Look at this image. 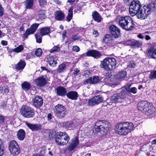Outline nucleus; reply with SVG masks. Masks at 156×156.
I'll list each match as a JSON object with an SVG mask.
<instances>
[{"instance_id":"nucleus-1","label":"nucleus","mask_w":156,"mask_h":156,"mask_svg":"<svg viewBox=\"0 0 156 156\" xmlns=\"http://www.w3.org/2000/svg\"><path fill=\"white\" fill-rule=\"evenodd\" d=\"M49 138L50 139L54 138L57 144L60 146L66 144L70 140L69 135L65 132L51 131L49 134Z\"/></svg>"},{"instance_id":"nucleus-2","label":"nucleus","mask_w":156,"mask_h":156,"mask_svg":"<svg viewBox=\"0 0 156 156\" xmlns=\"http://www.w3.org/2000/svg\"><path fill=\"white\" fill-rule=\"evenodd\" d=\"M134 129V125L132 122H122L116 124L115 129L118 134L126 136Z\"/></svg>"},{"instance_id":"nucleus-3","label":"nucleus","mask_w":156,"mask_h":156,"mask_svg":"<svg viewBox=\"0 0 156 156\" xmlns=\"http://www.w3.org/2000/svg\"><path fill=\"white\" fill-rule=\"evenodd\" d=\"M119 23L122 28L127 31L132 30L135 26L134 22L132 18L129 16L120 17Z\"/></svg>"},{"instance_id":"nucleus-4","label":"nucleus","mask_w":156,"mask_h":156,"mask_svg":"<svg viewBox=\"0 0 156 156\" xmlns=\"http://www.w3.org/2000/svg\"><path fill=\"white\" fill-rule=\"evenodd\" d=\"M137 108L139 110L145 112L147 115H151L154 112L152 104L145 101H142L139 102Z\"/></svg>"},{"instance_id":"nucleus-5","label":"nucleus","mask_w":156,"mask_h":156,"mask_svg":"<svg viewBox=\"0 0 156 156\" xmlns=\"http://www.w3.org/2000/svg\"><path fill=\"white\" fill-rule=\"evenodd\" d=\"M111 126V124L107 121H99L96 122L95 129L96 132L104 135L107 133Z\"/></svg>"},{"instance_id":"nucleus-6","label":"nucleus","mask_w":156,"mask_h":156,"mask_svg":"<svg viewBox=\"0 0 156 156\" xmlns=\"http://www.w3.org/2000/svg\"><path fill=\"white\" fill-rule=\"evenodd\" d=\"M116 59L114 58H107L102 62L103 68L106 70H111L115 68L116 65Z\"/></svg>"},{"instance_id":"nucleus-7","label":"nucleus","mask_w":156,"mask_h":156,"mask_svg":"<svg viewBox=\"0 0 156 156\" xmlns=\"http://www.w3.org/2000/svg\"><path fill=\"white\" fill-rule=\"evenodd\" d=\"M141 4L138 0H133L129 6V13L131 16L135 15V13L142 7Z\"/></svg>"},{"instance_id":"nucleus-8","label":"nucleus","mask_w":156,"mask_h":156,"mask_svg":"<svg viewBox=\"0 0 156 156\" xmlns=\"http://www.w3.org/2000/svg\"><path fill=\"white\" fill-rule=\"evenodd\" d=\"M20 112L23 116L27 118H33L35 114L34 110L32 108L26 105L23 107Z\"/></svg>"},{"instance_id":"nucleus-9","label":"nucleus","mask_w":156,"mask_h":156,"mask_svg":"<svg viewBox=\"0 0 156 156\" xmlns=\"http://www.w3.org/2000/svg\"><path fill=\"white\" fill-rule=\"evenodd\" d=\"M9 149L11 154L14 156L17 155L20 152L19 145L14 140H12L10 142Z\"/></svg>"},{"instance_id":"nucleus-10","label":"nucleus","mask_w":156,"mask_h":156,"mask_svg":"<svg viewBox=\"0 0 156 156\" xmlns=\"http://www.w3.org/2000/svg\"><path fill=\"white\" fill-rule=\"evenodd\" d=\"M149 14L147 7L145 5L142 7L135 13V15H136L138 18L142 20L146 18Z\"/></svg>"},{"instance_id":"nucleus-11","label":"nucleus","mask_w":156,"mask_h":156,"mask_svg":"<svg viewBox=\"0 0 156 156\" xmlns=\"http://www.w3.org/2000/svg\"><path fill=\"white\" fill-rule=\"evenodd\" d=\"M126 98V93L123 92L122 89L120 93L114 94L112 95L111 98V100L115 103L122 102L124 101Z\"/></svg>"},{"instance_id":"nucleus-12","label":"nucleus","mask_w":156,"mask_h":156,"mask_svg":"<svg viewBox=\"0 0 156 156\" xmlns=\"http://www.w3.org/2000/svg\"><path fill=\"white\" fill-rule=\"evenodd\" d=\"M54 111L57 116L60 119L64 117L66 114V110L65 108L61 105L58 104L56 106Z\"/></svg>"},{"instance_id":"nucleus-13","label":"nucleus","mask_w":156,"mask_h":156,"mask_svg":"<svg viewBox=\"0 0 156 156\" xmlns=\"http://www.w3.org/2000/svg\"><path fill=\"white\" fill-rule=\"evenodd\" d=\"M109 30L113 37L118 38L120 36L121 31L119 28L113 24L110 25Z\"/></svg>"},{"instance_id":"nucleus-14","label":"nucleus","mask_w":156,"mask_h":156,"mask_svg":"<svg viewBox=\"0 0 156 156\" xmlns=\"http://www.w3.org/2000/svg\"><path fill=\"white\" fill-rule=\"evenodd\" d=\"M131 85L129 83L127 84L126 85L122 87V90L123 92L125 91L126 94V97L128 93H132L133 94H135L137 92V89L136 88L133 87L130 88Z\"/></svg>"},{"instance_id":"nucleus-15","label":"nucleus","mask_w":156,"mask_h":156,"mask_svg":"<svg viewBox=\"0 0 156 156\" xmlns=\"http://www.w3.org/2000/svg\"><path fill=\"white\" fill-rule=\"evenodd\" d=\"M39 25V24L37 23L33 24L29 29L26 30L25 33L23 34L24 37L25 38H27L28 35L34 34L36 31Z\"/></svg>"},{"instance_id":"nucleus-16","label":"nucleus","mask_w":156,"mask_h":156,"mask_svg":"<svg viewBox=\"0 0 156 156\" xmlns=\"http://www.w3.org/2000/svg\"><path fill=\"white\" fill-rule=\"evenodd\" d=\"M79 143L78 137L76 136L74 137L71 140L70 145L67 147V149L70 151L73 150L78 146Z\"/></svg>"},{"instance_id":"nucleus-17","label":"nucleus","mask_w":156,"mask_h":156,"mask_svg":"<svg viewBox=\"0 0 156 156\" xmlns=\"http://www.w3.org/2000/svg\"><path fill=\"white\" fill-rule=\"evenodd\" d=\"M58 59L57 57L55 55H48L46 58V61L49 63V65L52 67L55 66L57 63Z\"/></svg>"},{"instance_id":"nucleus-18","label":"nucleus","mask_w":156,"mask_h":156,"mask_svg":"<svg viewBox=\"0 0 156 156\" xmlns=\"http://www.w3.org/2000/svg\"><path fill=\"white\" fill-rule=\"evenodd\" d=\"M25 124L28 127L33 131H37L42 129V126L40 124H32L27 122Z\"/></svg>"},{"instance_id":"nucleus-19","label":"nucleus","mask_w":156,"mask_h":156,"mask_svg":"<svg viewBox=\"0 0 156 156\" xmlns=\"http://www.w3.org/2000/svg\"><path fill=\"white\" fill-rule=\"evenodd\" d=\"M147 55L151 58H156V45H152L148 49Z\"/></svg>"},{"instance_id":"nucleus-20","label":"nucleus","mask_w":156,"mask_h":156,"mask_svg":"<svg viewBox=\"0 0 156 156\" xmlns=\"http://www.w3.org/2000/svg\"><path fill=\"white\" fill-rule=\"evenodd\" d=\"M33 101L34 105L36 108H39L43 105V101L41 97L40 96H36Z\"/></svg>"},{"instance_id":"nucleus-21","label":"nucleus","mask_w":156,"mask_h":156,"mask_svg":"<svg viewBox=\"0 0 156 156\" xmlns=\"http://www.w3.org/2000/svg\"><path fill=\"white\" fill-rule=\"evenodd\" d=\"M100 81L99 77L97 76H94L93 77H90L87 79L83 82L84 84L89 83L93 84L94 83H98Z\"/></svg>"},{"instance_id":"nucleus-22","label":"nucleus","mask_w":156,"mask_h":156,"mask_svg":"<svg viewBox=\"0 0 156 156\" xmlns=\"http://www.w3.org/2000/svg\"><path fill=\"white\" fill-rule=\"evenodd\" d=\"M46 79L43 77H39L35 81V84L38 86H44L47 83Z\"/></svg>"},{"instance_id":"nucleus-23","label":"nucleus","mask_w":156,"mask_h":156,"mask_svg":"<svg viewBox=\"0 0 156 156\" xmlns=\"http://www.w3.org/2000/svg\"><path fill=\"white\" fill-rule=\"evenodd\" d=\"M57 95L63 96L66 95L67 91L65 88L62 86H59L56 89Z\"/></svg>"},{"instance_id":"nucleus-24","label":"nucleus","mask_w":156,"mask_h":156,"mask_svg":"<svg viewBox=\"0 0 156 156\" xmlns=\"http://www.w3.org/2000/svg\"><path fill=\"white\" fill-rule=\"evenodd\" d=\"M88 55L89 56L92 57L96 59L99 58L101 56V55L99 51L95 50L89 51Z\"/></svg>"},{"instance_id":"nucleus-25","label":"nucleus","mask_w":156,"mask_h":156,"mask_svg":"<svg viewBox=\"0 0 156 156\" xmlns=\"http://www.w3.org/2000/svg\"><path fill=\"white\" fill-rule=\"evenodd\" d=\"M54 15L55 19L58 21H62L65 18L64 14L60 11H56Z\"/></svg>"},{"instance_id":"nucleus-26","label":"nucleus","mask_w":156,"mask_h":156,"mask_svg":"<svg viewBox=\"0 0 156 156\" xmlns=\"http://www.w3.org/2000/svg\"><path fill=\"white\" fill-rule=\"evenodd\" d=\"M51 32V30L49 27H43L40 29V32L42 36L48 35Z\"/></svg>"},{"instance_id":"nucleus-27","label":"nucleus","mask_w":156,"mask_h":156,"mask_svg":"<svg viewBox=\"0 0 156 156\" xmlns=\"http://www.w3.org/2000/svg\"><path fill=\"white\" fill-rule=\"evenodd\" d=\"M67 97L70 99L76 100L77 98L78 94L76 91H70L66 94Z\"/></svg>"},{"instance_id":"nucleus-28","label":"nucleus","mask_w":156,"mask_h":156,"mask_svg":"<svg viewBox=\"0 0 156 156\" xmlns=\"http://www.w3.org/2000/svg\"><path fill=\"white\" fill-rule=\"evenodd\" d=\"M26 133L25 131L23 129H20L18 131L17 136L20 140H23L25 136Z\"/></svg>"},{"instance_id":"nucleus-29","label":"nucleus","mask_w":156,"mask_h":156,"mask_svg":"<svg viewBox=\"0 0 156 156\" xmlns=\"http://www.w3.org/2000/svg\"><path fill=\"white\" fill-rule=\"evenodd\" d=\"M92 16L94 20L98 23L100 22L102 20L101 16L97 11L93 13Z\"/></svg>"},{"instance_id":"nucleus-30","label":"nucleus","mask_w":156,"mask_h":156,"mask_svg":"<svg viewBox=\"0 0 156 156\" xmlns=\"http://www.w3.org/2000/svg\"><path fill=\"white\" fill-rule=\"evenodd\" d=\"M130 45L132 48H136L140 47L142 43L140 41L134 40L130 41Z\"/></svg>"},{"instance_id":"nucleus-31","label":"nucleus","mask_w":156,"mask_h":156,"mask_svg":"<svg viewBox=\"0 0 156 156\" xmlns=\"http://www.w3.org/2000/svg\"><path fill=\"white\" fill-rule=\"evenodd\" d=\"M26 65V63L24 61L20 60V62H19L16 66V69L18 70H20L23 69Z\"/></svg>"},{"instance_id":"nucleus-32","label":"nucleus","mask_w":156,"mask_h":156,"mask_svg":"<svg viewBox=\"0 0 156 156\" xmlns=\"http://www.w3.org/2000/svg\"><path fill=\"white\" fill-rule=\"evenodd\" d=\"M126 76V71L122 70L119 72L115 75L117 79L119 80L123 79Z\"/></svg>"},{"instance_id":"nucleus-33","label":"nucleus","mask_w":156,"mask_h":156,"mask_svg":"<svg viewBox=\"0 0 156 156\" xmlns=\"http://www.w3.org/2000/svg\"><path fill=\"white\" fill-rule=\"evenodd\" d=\"M66 65L65 63H62L59 65L57 69V71L59 73H61L64 72L66 69Z\"/></svg>"},{"instance_id":"nucleus-34","label":"nucleus","mask_w":156,"mask_h":156,"mask_svg":"<svg viewBox=\"0 0 156 156\" xmlns=\"http://www.w3.org/2000/svg\"><path fill=\"white\" fill-rule=\"evenodd\" d=\"M73 8L72 7H71L68 10V13L67 17L66 19V21L69 22L72 19L73 16Z\"/></svg>"},{"instance_id":"nucleus-35","label":"nucleus","mask_w":156,"mask_h":156,"mask_svg":"<svg viewBox=\"0 0 156 156\" xmlns=\"http://www.w3.org/2000/svg\"><path fill=\"white\" fill-rule=\"evenodd\" d=\"M147 7L150 14L151 11L154 12L156 10V2L150 3L149 6Z\"/></svg>"},{"instance_id":"nucleus-36","label":"nucleus","mask_w":156,"mask_h":156,"mask_svg":"<svg viewBox=\"0 0 156 156\" xmlns=\"http://www.w3.org/2000/svg\"><path fill=\"white\" fill-rule=\"evenodd\" d=\"M22 89L25 91H28L30 88L31 85L28 82H24L22 84Z\"/></svg>"},{"instance_id":"nucleus-37","label":"nucleus","mask_w":156,"mask_h":156,"mask_svg":"<svg viewBox=\"0 0 156 156\" xmlns=\"http://www.w3.org/2000/svg\"><path fill=\"white\" fill-rule=\"evenodd\" d=\"M37 16L38 20H39V19H45L46 18L45 11L44 10H39L38 12Z\"/></svg>"},{"instance_id":"nucleus-38","label":"nucleus","mask_w":156,"mask_h":156,"mask_svg":"<svg viewBox=\"0 0 156 156\" xmlns=\"http://www.w3.org/2000/svg\"><path fill=\"white\" fill-rule=\"evenodd\" d=\"M94 98L97 104H98L102 102L103 100V98L101 95H97Z\"/></svg>"},{"instance_id":"nucleus-39","label":"nucleus","mask_w":156,"mask_h":156,"mask_svg":"<svg viewBox=\"0 0 156 156\" xmlns=\"http://www.w3.org/2000/svg\"><path fill=\"white\" fill-rule=\"evenodd\" d=\"M24 48V47L22 45H20L17 47L15 48L12 50V51L13 52H16L17 53H19L22 51Z\"/></svg>"},{"instance_id":"nucleus-40","label":"nucleus","mask_w":156,"mask_h":156,"mask_svg":"<svg viewBox=\"0 0 156 156\" xmlns=\"http://www.w3.org/2000/svg\"><path fill=\"white\" fill-rule=\"evenodd\" d=\"M33 0H27L26 3V7L27 9H31L33 6Z\"/></svg>"},{"instance_id":"nucleus-41","label":"nucleus","mask_w":156,"mask_h":156,"mask_svg":"<svg viewBox=\"0 0 156 156\" xmlns=\"http://www.w3.org/2000/svg\"><path fill=\"white\" fill-rule=\"evenodd\" d=\"M43 36L41 35V34H35V37L37 43H40L42 42V37Z\"/></svg>"},{"instance_id":"nucleus-42","label":"nucleus","mask_w":156,"mask_h":156,"mask_svg":"<svg viewBox=\"0 0 156 156\" xmlns=\"http://www.w3.org/2000/svg\"><path fill=\"white\" fill-rule=\"evenodd\" d=\"M80 37L81 36L80 35L74 34L72 35V38L70 39V42H71L76 40H78L80 38Z\"/></svg>"},{"instance_id":"nucleus-43","label":"nucleus","mask_w":156,"mask_h":156,"mask_svg":"<svg viewBox=\"0 0 156 156\" xmlns=\"http://www.w3.org/2000/svg\"><path fill=\"white\" fill-rule=\"evenodd\" d=\"M111 39L110 36L109 34H106L104 37L103 39V41L105 43H107L110 41Z\"/></svg>"},{"instance_id":"nucleus-44","label":"nucleus","mask_w":156,"mask_h":156,"mask_svg":"<svg viewBox=\"0 0 156 156\" xmlns=\"http://www.w3.org/2000/svg\"><path fill=\"white\" fill-rule=\"evenodd\" d=\"M60 48L58 46H55L50 50V52L51 53L54 52L58 51H60Z\"/></svg>"},{"instance_id":"nucleus-45","label":"nucleus","mask_w":156,"mask_h":156,"mask_svg":"<svg viewBox=\"0 0 156 156\" xmlns=\"http://www.w3.org/2000/svg\"><path fill=\"white\" fill-rule=\"evenodd\" d=\"M35 53L37 56H40L42 53V51L41 49L40 48L37 49L35 51Z\"/></svg>"},{"instance_id":"nucleus-46","label":"nucleus","mask_w":156,"mask_h":156,"mask_svg":"<svg viewBox=\"0 0 156 156\" xmlns=\"http://www.w3.org/2000/svg\"><path fill=\"white\" fill-rule=\"evenodd\" d=\"M88 105L90 106H94L95 105H97L95 102L94 98L90 99L88 101Z\"/></svg>"},{"instance_id":"nucleus-47","label":"nucleus","mask_w":156,"mask_h":156,"mask_svg":"<svg viewBox=\"0 0 156 156\" xmlns=\"http://www.w3.org/2000/svg\"><path fill=\"white\" fill-rule=\"evenodd\" d=\"M149 78L151 79H154L156 78V70L151 73Z\"/></svg>"},{"instance_id":"nucleus-48","label":"nucleus","mask_w":156,"mask_h":156,"mask_svg":"<svg viewBox=\"0 0 156 156\" xmlns=\"http://www.w3.org/2000/svg\"><path fill=\"white\" fill-rule=\"evenodd\" d=\"M3 143L0 145V156H2L4 153V147L2 145Z\"/></svg>"},{"instance_id":"nucleus-49","label":"nucleus","mask_w":156,"mask_h":156,"mask_svg":"<svg viewBox=\"0 0 156 156\" xmlns=\"http://www.w3.org/2000/svg\"><path fill=\"white\" fill-rule=\"evenodd\" d=\"M39 2L41 7H42L46 3V0H39Z\"/></svg>"},{"instance_id":"nucleus-50","label":"nucleus","mask_w":156,"mask_h":156,"mask_svg":"<svg viewBox=\"0 0 156 156\" xmlns=\"http://www.w3.org/2000/svg\"><path fill=\"white\" fill-rule=\"evenodd\" d=\"M136 64L133 61L130 62L128 65V67L130 68H133L135 67Z\"/></svg>"},{"instance_id":"nucleus-51","label":"nucleus","mask_w":156,"mask_h":156,"mask_svg":"<svg viewBox=\"0 0 156 156\" xmlns=\"http://www.w3.org/2000/svg\"><path fill=\"white\" fill-rule=\"evenodd\" d=\"M147 33V32H145L144 33L139 34L137 35V37L143 39L144 38L145 34Z\"/></svg>"},{"instance_id":"nucleus-52","label":"nucleus","mask_w":156,"mask_h":156,"mask_svg":"<svg viewBox=\"0 0 156 156\" xmlns=\"http://www.w3.org/2000/svg\"><path fill=\"white\" fill-rule=\"evenodd\" d=\"M73 123L72 122H69L68 123V124L66 125L67 128L68 129H70V128H71L73 127Z\"/></svg>"},{"instance_id":"nucleus-53","label":"nucleus","mask_w":156,"mask_h":156,"mask_svg":"<svg viewBox=\"0 0 156 156\" xmlns=\"http://www.w3.org/2000/svg\"><path fill=\"white\" fill-rule=\"evenodd\" d=\"M80 49V48L77 46H73V50L76 52H78Z\"/></svg>"},{"instance_id":"nucleus-54","label":"nucleus","mask_w":156,"mask_h":156,"mask_svg":"<svg viewBox=\"0 0 156 156\" xmlns=\"http://www.w3.org/2000/svg\"><path fill=\"white\" fill-rule=\"evenodd\" d=\"M4 9L0 4V16H2L3 14Z\"/></svg>"},{"instance_id":"nucleus-55","label":"nucleus","mask_w":156,"mask_h":156,"mask_svg":"<svg viewBox=\"0 0 156 156\" xmlns=\"http://www.w3.org/2000/svg\"><path fill=\"white\" fill-rule=\"evenodd\" d=\"M5 118L2 115L0 114V123H3L4 122Z\"/></svg>"},{"instance_id":"nucleus-56","label":"nucleus","mask_w":156,"mask_h":156,"mask_svg":"<svg viewBox=\"0 0 156 156\" xmlns=\"http://www.w3.org/2000/svg\"><path fill=\"white\" fill-rule=\"evenodd\" d=\"M67 34V32L66 30H64L62 32V37L63 39H64L66 37V34Z\"/></svg>"},{"instance_id":"nucleus-57","label":"nucleus","mask_w":156,"mask_h":156,"mask_svg":"<svg viewBox=\"0 0 156 156\" xmlns=\"http://www.w3.org/2000/svg\"><path fill=\"white\" fill-rule=\"evenodd\" d=\"M79 72L80 70L78 69H75L74 70V72L73 73V74L76 75Z\"/></svg>"},{"instance_id":"nucleus-58","label":"nucleus","mask_w":156,"mask_h":156,"mask_svg":"<svg viewBox=\"0 0 156 156\" xmlns=\"http://www.w3.org/2000/svg\"><path fill=\"white\" fill-rule=\"evenodd\" d=\"M3 46H6L8 44V42L7 41L2 40L1 42Z\"/></svg>"},{"instance_id":"nucleus-59","label":"nucleus","mask_w":156,"mask_h":156,"mask_svg":"<svg viewBox=\"0 0 156 156\" xmlns=\"http://www.w3.org/2000/svg\"><path fill=\"white\" fill-rule=\"evenodd\" d=\"M2 90L5 93H7L9 92V90L5 87H3Z\"/></svg>"},{"instance_id":"nucleus-60","label":"nucleus","mask_w":156,"mask_h":156,"mask_svg":"<svg viewBox=\"0 0 156 156\" xmlns=\"http://www.w3.org/2000/svg\"><path fill=\"white\" fill-rule=\"evenodd\" d=\"M130 0H123L124 3L126 5H129L130 3Z\"/></svg>"},{"instance_id":"nucleus-61","label":"nucleus","mask_w":156,"mask_h":156,"mask_svg":"<svg viewBox=\"0 0 156 156\" xmlns=\"http://www.w3.org/2000/svg\"><path fill=\"white\" fill-rule=\"evenodd\" d=\"M53 1L55 3L58 5H60L61 4V2L59 0H53Z\"/></svg>"},{"instance_id":"nucleus-62","label":"nucleus","mask_w":156,"mask_h":156,"mask_svg":"<svg viewBox=\"0 0 156 156\" xmlns=\"http://www.w3.org/2000/svg\"><path fill=\"white\" fill-rule=\"evenodd\" d=\"M144 38L147 41L150 40L151 39V38L149 36L146 35L145 34Z\"/></svg>"},{"instance_id":"nucleus-63","label":"nucleus","mask_w":156,"mask_h":156,"mask_svg":"<svg viewBox=\"0 0 156 156\" xmlns=\"http://www.w3.org/2000/svg\"><path fill=\"white\" fill-rule=\"evenodd\" d=\"M88 51H87L86 53H84L82 55H81V57H85L86 56H89V55H88Z\"/></svg>"},{"instance_id":"nucleus-64","label":"nucleus","mask_w":156,"mask_h":156,"mask_svg":"<svg viewBox=\"0 0 156 156\" xmlns=\"http://www.w3.org/2000/svg\"><path fill=\"white\" fill-rule=\"evenodd\" d=\"M93 34L96 35V36H97L98 34V31H94L93 33Z\"/></svg>"}]
</instances>
